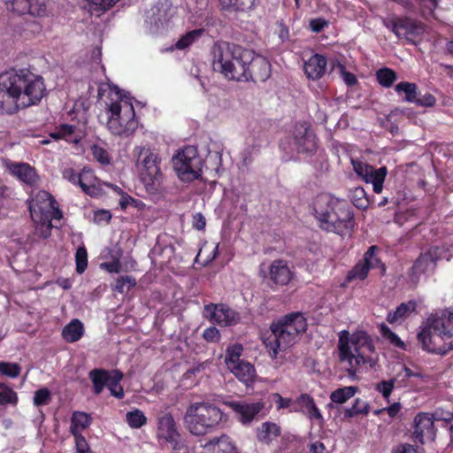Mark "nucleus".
Segmentation results:
<instances>
[{
    "instance_id": "f257e3e1",
    "label": "nucleus",
    "mask_w": 453,
    "mask_h": 453,
    "mask_svg": "<svg viewBox=\"0 0 453 453\" xmlns=\"http://www.w3.org/2000/svg\"><path fill=\"white\" fill-rule=\"evenodd\" d=\"M45 95L42 77L28 70L0 74V113L12 114L36 105Z\"/></svg>"
},
{
    "instance_id": "f03ea898",
    "label": "nucleus",
    "mask_w": 453,
    "mask_h": 453,
    "mask_svg": "<svg viewBox=\"0 0 453 453\" xmlns=\"http://www.w3.org/2000/svg\"><path fill=\"white\" fill-rule=\"evenodd\" d=\"M337 354L340 364L348 376L354 380L358 372L374 369L379 353L372 337L363 330L350 334L348 330L338 333Z\"/></svg>"
},
{
    "instance_id": "7ed1b4c3",
    "label": "nucleus",
    "mask_w": 453,
    "mask_h": 453,
    "mask_svg": "<svg viewBox=\"0 0 453 453\" xmlns=\"http://www.w3.org/2000/svg\"><path fill=\"white\" fill-rule=\"evenodd\" d=\"M313 211L320 227L326 231L346 235L354 228L353 211L345 200L321 194L314 201Z\"/></svg>"
},
{
    "instance_id": "20e7f679",
    "label": "nucleus",
    "mask_w": 453,
    "mask_h": 453,
    "mask_svg": "<svg viewBox=\"0 0 453 453\" xmlns=\"http://www.w3.org/2000/svg\"><path fill=\"white\" fill-rule=\"evenodd\" d=\"M108 87L107 128L114 135L129 136L138 126L132 97L115 85Z\"/></svg>"
},
{
    "instance_id": "39448f33",
    "label": "nucleus",
    "mask_w": 453,
    "mask_h": 453,
    "mask_svg": "<svg viewBox=\"0 0 453 453\" xmlns=\"http://www.w3.org/2000/svg\"><path fill=\"white\" fill-rule=\"evenodd\" d=\"M418 339L424 350L445 355L453 349V312L431 314L424 322Z\"/></svg>"
},
{
    "instance_id": "423d86ee",
    "label": "nucleus",
    "mask_w": 453,
    "mask_h": 453,
    "mask_svg": "<svg viewBox=\"0 0 453 453\" xmlns=\"http://www.w3.org/2000/svg\"><path fill=\"white\" fill-rule=\"evenodd\" d=\"M250 60V50L239 45L222 42L213 48L214 70L227 80L246 82V66Z\"/></svg>"
},
{
    "instance_id": "0eeeda50",
    "label": "nucleus",
    "mask_w": 453,
    "mask_h": 453,
    "mask_svg": "<svg viewBox=\"0 0 453 453\" xmlns=\"http://www.w3.org/2000/svg\"><path fill=\"white\" fill-rule=\"evenodd\" d=\"M226 419V415L218 406L209 402H196L189 404L183 418L187 430L196 436L218 430Z\"/></svg>"
},
{
    "instance_id": "6e6552de",
    "label": "nucleus",
    "mask_w": 453,
    "mask_h": 453,
    "mask_svg": "<svg viewBox=\"0 0 453 453\" xmlns=\"http://www.w3.org/2000/svg\"><path fill=\"white\" fill-rule=\"evenodd\" d=\"M306 327V319L301 314L289 315L273 323L272 334L264 342L270 357L275 359L280 352L293 346Z\"/></svg>"
},
{
    "instance_id": "1a4fd4ad",
    "label": "nucleus",
    "mask_w": 453,
    "mask_h": 453,
    "mask_svg": "<svg viewBox=\"0 0 453 453\" xmlns=\"http://www.w3.org/2000/svg\"><path fill=\"white\" fill-rule=\"evenodd\" d=\"M29 211L37 234L43 238H47L50 234L52 219H60L63 217L57 201L44 190L38 191L31 198Z\"/></svg>"
},
{
    "instance_id": "9d476101",
    "label": "nucleus",
    "mask_w": 453,
    "mask_h": 453,
    "mask_svg": "<svg viewBox=\"0 0 453 453\" xmlns=\"http://www.w3.org/2000/svg\"><path fill=\"white\" fill-rule=\"evenodd\" d=\"M280 148L290 156L312 153L317 150V138L307 122L296 123L280 141Z\"/></svg>"
},
{
    "instance_id": "9b49d317",
    "label": "nucleus",
    "mask_w": 453,
    "mask_h": 453,
    "mask_svg": "<svg viewBox=\"0 0 453 453\" xmlns=\"http://www.w3.org/2000/svg\"><path fill=\"white\" fill-rule=\"evenodd\" d=\"M173 169L181 181L191 182L202 176L203 160L196 148L186 146L173 157Z\"/></svg>"
},
{
    "instance_id": "f8f14e48",
    "label": "nucleus",
    "mask_w": 453,
    "mask_h": 453,
    "mask_svg": "<svg viewBox=\"0 0 453 453\" xmlns=\"http://www.w3.org/2000/svg\"><path fill=\"white\" fill-rule=\"evenodd\" d=\"M136 166L140 171L141 180L149 188L159 181L162 176L159 155L149 147L137 146L134 149Z\"/></svg>"
},
{
    "instance_id": "ddd939ff",
    "label": "nucleus",
    "mask_w": 453,
    "mask_h": 453,
    "mask_svg": "<svg viewBox=\"0 0 453 453\" xmlns=\"http://www.w3.org/2000/svg\"><path fill=\"white\" fill-rule=\"evenodd\" d=\"M156 437L160 444H171L175 453H186L179 442L180 434L173 415L165 413L158 418Z\"/></svg>"
},
{
    "instance_id": "4468645a",
    "label": "nucleus",
    "mask_w": 453,
    "mask_h": 453,
    "mask_svg": "<svg viewBox=\"0 0 453 453\" xmlns=\"http://www.w3.org/2000/svg\"><path fill=\"white\" fill-rule=\"evenodd\" d=\"M385 27L389 28L397 38L405 39L408 42L415 43L417 38H419L425 32V26L421 22L415 21L409 18H392L383 19Z\"/></svg>"
},
{
    "instance_id": "2eb2a0df",
    "label": "nucleus",
    "mask_w": 453,
    "mask_h": 453,
    "mask_svg": "<svg viewBox=\"0 0 453 453\" xmlns=\"http://www.w3.org/2000/svg\"><path fill=\"white\" fill-rule=\"evenodd\" d=\"M378 249L376 246H371L365 253L364 258L349 272L347 280L352 281L355 280H364L368 276L371 270L378 269L380 274H384L386 267L380 259L377 257L376 252Z\"/></svg>"
},
{
    "instance_id": "dca6fc26",
    "label": "nucleus",
    "mask_w": 453,
    "mask_h": 453,
    "mask_svg": "<svg viewBox=\"0 0 453 453\" xmlns=\"http://www.w3.org/2000/svg\"><path fill=\"white\" fill-rule=\"evenodd\" d=\"M354 172L366 183L372 185L375 193L380 194L383 189V182L388 173L385 166L374 168L359 160H351Z\"/></svg>"
},
{
    "instance_id": "f3484780",
    "label": "nucleus",
    "mask_w": 453,
    "mask_h": 453,
    "mask_svg": "<svg viewBox=\"0 0 453 453\" xmlns=\"http://www.w3.org/2000/svg\"><path fill=\"white\" fill-rule=\"evenodd\" d=\"M176 14V8L170 3L165 2L153 6L147 16V23L154 33L167 28Z\"/></svg>"
},
{
    "instance_id": "a211bd4d",
    "label": "nucleus",
    "mask_w": 453,
    "mask_h": 453,
    "mask_svg": "<svg viewBox=\"0 0 453 453\" xmlns=\"http://www.w3.org/2000/svg\"><path fill=\"white\" fill-rule=\"evenodd\" d=\"M203 316L210 321L221 326H234L240 320L239 313L223 303H210L205 305Z\"/></svg>"
},
{
    "instance_id": "6ab92c4d",
    "label": "nucleus",
    "mask_w": 453,
    "mask_h": 453,
    "mask_svg": "<svg viewBox=\"0 0 453 453\" xmlns=\"http://www.w3.org/2000/svg\"><path fill=\"white\" fill-rule=\"evenodd\" d=\"M250 58L252 60L247 63V80L246 81H265L271 75V65L269 61L261 55L256 54L250 50Z\"/></svg>"
},
{
    "instance_id": "aec40b11",
    "label": "nucleus",
    "mask_w": 453,
    "mask_h": 453,
    "mask_svg": "<svg viewBox=\"0 0 453 453\" xmlns=\"http://www.w3.org/2000/svg\"><path fill=\"white\" fill-rule=\"evenodd\" d=\"M224 403L236 413L238 419L244 425L250 424L264 408V404L260 402L247 403L229 401Z\"/></svg>"
},
{
    "instance_id": "412c9836",
    "label": "nucleus",
    "mask_w": 453,
    "mask_h": 453,
    "mask_svg": "<svg viewBox=\"0 0 453 453\" xmlns=\"http://www.w3.org/2000/svg\"><path fill=\"white\" fill-rule=\"evenodd\" d=\"M415 428L413 437L416 441L423 444L425 438L434 440L435 437V430L434 418L428 413H418L414 419Z\"/></svg>"
},
{
    "instance_id": "4be33fe9",
    "label": "nucleus",
    "mask_w": 453,
    "mask_h": 453,
    "mask_svg": "<svg viewBox=\"0 0 453 453\" xmlns=\"http://www.w3.org/2000/svg\"><path fill=\"white\" fill-rule=\"evenodd\" d=\"M7 8L19 15L29 13L33 16H43L46 13V4L43 0H11Z\"/></svg>"
},
{
    "instance_id": "5701e85b",
    "label": "nucleus",
    "mask_w": 453,
    "mask_h": 453,
    "mask_svg": "<svg viewBox=\"0 0 453 453\" xmlns=\"http://www.w3.org/2000/svg\"><path fill=\"white\" fill-rule=\"evenodd\" d=\"M293 277L294 272L285 260H274L269 266V278L276 285L286 286Z\"/></svg>"
},
{
    "instance_id": "b1692460",
    "label": "nucleus",
    "mask_w": 453,
    "mask_h": 453,
    "mask_svg": "<svg viewBox=\"0 0 453 453\" xmlns=\"http://www.w3.org/2000/svg\"><path fill=\"white\" fill-rule=\"evenodd\" d=\"M8 169L17 179L29 186H37L40 182L35 168L27 163H10Z\"/></svg>"
},
{
    "instance_id": "393cba45",
    "label": "nucleus",
    "mask_w": 453,
    "mask_h": 453,
    "mask_svg": "<svg viewBox=\"0 0 453 453\" xmlns=\"http://www.w3.org/2000/svg\"><path fill=\"white\" fill-rule=\"evenodd\" d=\"M298 405V409H292L291 411H301L303 413L311 422L323 423V416L317 407L313 398L308 394H302L296 401Z\"/></svg>"
},
{
    "instance_id": "a878e982",
    "label": "nucleus",
    "mask_w": 453,
    "mask_h": 453,
    "mask_svg": "<svg viewBox=\"0 0 453 453\" xmlns=\"http://www.w3.org/2000/svg\"><path fill=\"white\" fill-rule=\"evenodd\" d=\"M437 247L431 248L427 252L422 253L412 266V274L416 277L422 273H432L438 259Z\"/></svg>"
},
{
    "instance_id": "bb28decb",
    "label": "nucleus",
    "mask_w": 453,
    "mask_h": 453,
    "mask_svg": "<svg viewBox=\"0 0 453 453\" xmlns=\"http://www.w3.org/2000/svg\"><path fill=\"white\" fill-rule=\"evenodd\" d=\"M327 61L326 58L320 54L312 55L304 63V73L309 79L319 80L326 71Z\"/></svg>"
},
{
    "instance_id": "cd10ccee",
    "label": "nucleus",
    "mask_w": 453,
    "mask_h": 453,
    "mask_svg": "<svg viewBox=\"0 0 453 453\" xmlns=\"http://www.w3.org/2000/svg\"><path fill=\"white\" fill-rule=\"evenodd\" d=\"M78 185L84 193L90 196H97L102 192L100 181L94 173L87 168H84L80 173V181Z\"/></svg>"
},
{
    "instance_id": "c85d7f7f",
    "label": "nucleus",
    "mask_w": 453,
    "mask_h": 453,
    "mask_svg": "<svg viewBox=\"0 0 453 453\" xmlns=\"http://www.w3.org/2000/svg\"><path fill=\"white\" fill-rule=\"evenodd\" d=\"M203 453H238V451L233 441L223 434L207 442Z\"/></svg>"
},
{
    "instance_id": "c756f323",
    "label": "nucleus",
    "mask_w": 453,
    "mask_h": 453,
    "mask_svg": "<svg viewBox=\"0 0 453 453\" xmlns=\"http://www.w3.org/2000/svg\"><path fill=\"white\" fill-rule=\"evenodd\" d=\"M55 141L65 140L66 142L77 144L83 137V132L75 126L62 125L50 134Z\"/></svg>"
},
{
    "instance_id": "7c9ffc66",
    "label": "nucleus",
    "mask_w": 453,
    "mask_h": 453,
    "mask_svg": "<svg viewBox=\"0 0 453 453\" xmlns=\"http://www.w3.org/2000/svg\"><path fill=\"white\" fill-rule=\"evenodd\" d=\"M241 382L249 386L252 384L257 376V372L252 364L248 361L234 365L229 370Z\"/></svg>"
},
{
    "instance_id": "2f4dec72",
    "label": "nucleus",
    "mask_w": 453,
    "mask_h": 453,
    "mask_svg": "<svg viewBox=\"0 0 453 453\" xmlns=\"http://www.w3.org/2000/svg\"><path fill=\"white\" fill-rule=\"evenodd\" d=\"M280 433L281 429L276 423L264 422L257 428V437L259 441L270 444L280 435Z\"/></svg>"
},
{
    "instance_id": "473e14b6",
    "label": "nucleus",
    "mask_w": 453,
    "mask_h": 453,
    "mask_svg": "<svg viewBox=\"0 0 453 453\" xmlns=\"http://www.w3.org/2000/svg\"><path fill=\"white\" fill-rule=\"evenodd\" d=\"M84 326L78 319H72L62 329V337L66 342H75L84 334Z\"/></svg>"
},
{
    "instance_id": "72a5a7b5",
    "label": "nucleus",
    "mask_w": 453,
    "mask_h": 453,
    "mask_svg": "<svg viewBox=\"0 0 453 453\" xmlns=\"http://www.w3.org/2000/svg\"><path fill=\"white\" fill-rule=\"evenodd\" d=\"M89 414L83 411H74L71 417L70 432L73 435L81 434L91 424Z\"/></svg>"
},
{
    "instance_id": "f704fd0d",
    "label": "nucleus",
    "mask_w": 453,
    "mask_h": 453,
    "mask_svg": "<svg viewBox=\"0 0 453 453\" xmlns=\"http://www.w3.org/2000/svg\"><path fill=\"white\" fill-rule=\"evenodd\" d=\"M417 304L415 301L401 303L394 311L388 312L387 320L389 323L401 322L410 316L415 310Z\"/></svg>"
},
{
    "instance_id": "c9c22d12",
    "label": "nucleus",
    "mask_w": 453,
    "mask_h": 453,
    "mask_svg": "<svg viewBox=\"0 0 453 453\" xmlns=\"http://www.w3.org/2000/svg\"><path fill=\"white\" fill-rule=\"evenodd\" d=\"M111 372L102 370L95 369L89 372V378L91 379L94 386V391L96 395H99L104 386H107Z\"/></svg>"
},
{
    "instance_id": "e433bc0d",
    "label": "nucleus",
    "mask_w": 453,
    "mask_h": 453,
    "mask_svg": "<svg viewBox=\"0 0 453 453\" xmlns=\"http://www.w3.org/2000/svg\"><path fill=\"white\" fill-rule=\"evenodd\" d=\"M204 34V29L198 28L187 32L175 43V49L185 50L197 42Z\"/></svg>"
},
{
    "instance_id": "4c0bfd02",
    "label": "nucleus",
    "mask_w": 453,
    "mask_h": 453,
    "mask_svg": "<svg viewBox=\"0 0 453 453\" xmlns=\"http://www.w3.org/2000/svg\"><path fill=\"white\" fill-rule=\"evenodd\" d=\"M122 379L123 373L119 370H114L111 372V376L106 386L111 391V394L118 399H122L124 397L123 388L119 385Z\"/></svg>"
},
{
    "instance_id": "58836bf2",
    "label": "nucleus",
    "mask_w": 453,
    "mask_h": 453,
    "mask_svg": "<svg viewBox=\"0 0 453 453\" xmlns=\"http://www.w3.org/2000/svg\"><path fill=\"white\" fill-rule=\"evenodd\" d=\"M242 346L238 343L231 345L226 349L225 355V364L228 370L242 363V360L240 357L242 355Z\"/></svg>"
},
{
    "instance_id": "ea45409f",
    "label": "nucleus",
    "mask_w": 453,
    "mask_h": 453,
    "mask_svg": "<svg viewBox=\"0 0 453 453\" xmlns=\"http://www.w3.org/2000/svg\"><path fill=\"white\" fill-rule=\"evenodd\" d=\"M357 390V388L354 386L343 387L333 391L330 399L335 403L342 404L353 397Z\"/></svg>"
},
{
    "instance_id": "a19ab883",
    "label": "nucleus",
    "mask_w": 453,
    "mask_h": 453,
    "mask_svg": "<svg viewBox=\"0 0 453 453\" xmlns=\"http://www.w3.org/2000/svg\"><path fill=\"white\" fill-rule=\"evenodd\" d=\"M223 9L229 11H247L254 6V0H219Z\"/></svg>"
},
{
    "instance_id": "79ce46f5",
    "label": "nucleus",
    "mask_w": 453,
    "mask_h": 453,
    "mask_svg": "<svg viewBox=\"0 0 453 453\" xmlns=\"http://www.w3.org/2000/svg\"><path fill=\"white\" fill-rule=\"evenodd\" d=\"M395 91L400 95L404 93V101L410 103L417 102V86L415 83L400 82L395 86Z\"/></svg>"
},
{
    "instance_id": "37998d69",
    "label": "nucleus",
    "mask_w": 453,
    "mask_h": 453,
    "mask_svg": "<svg viewBox=\"0 0 453 453\" xmlns=\"http://www.w3.org/2000/svg\"><path fill=\"white\" fill-rule=\"evenodd\" d=\"M126 420L131 428L138 429L147 423V418L139 409L128 411L126 414Z\"/></svg>"
},
{
    "instance_id": "c03bdc74",
    "label": "nucleus",
    "mask_w": 453,
    "mask_h": 453,
    "mask_svg": "<svg viewBox=\"0 0 453 453\" xmlns=\"http://www.w3.org/2000/svg\"><path fill=\"white\" fill-rule=\"evenodd\" d=\"M18 395L4 383H0V405L11 404L15 406L18 403Z\"/></svg>"
},
{
    "instance_id": "a18cd8bd",
    "label": "nucleus",
    "mask_w": 453,
    "mask_h": 453,
    "mask_svg": "<svg viewBox=\"0 0 453 453\" xmlns=\"http://www.w3.org/2000/svg\"><path fill=\"white\" fill-rule=\"evenodd\" d=\"M350 199L353 204L361 210H365L369 206V200L366 196V192L361 187H357L351 190Z\"/></svg>"
},
{
    "instance_id": "49530a36",
    "label": "nucleus",
    "mask_w": 453,
    "mask_h": 453,
    "mask_svg": "<svg viewBox=\"0 0 453 453\" xmlns=\"http://www.w3.org/2000/svg\"><path fill=\"white\" fill-rule=\"evenodd\" d=\"M89 6L90 12H97L100 15L111 8L119 0H85Z\"/></svg>"
},
{
    "instance_id": "de8ad7c7",
    "label": "nucleus",
    "mask_w": 453,
    "mask_h": 453,
    "mask_svg": "<svg viewBox=\"0 0 453 453\" xmlns=\"http://www.w3.org/2000/svg\"><path fill=\"white\" fill-rule=\"evenodd\" d=\"M377 79L381 86L389 88L396 80V74L389 68H382L377 72Z\"/></svg>"
},
{
    "instance_id": "09e8293b",
    "label": "nucleus",
    "mask_w": 453,
    "mask_h": 453,
    "mask_svg": "<svg viewBox=\"0 0 453 453\" xmlns=\"http://www.w3.org/2000/svg\"><path fill=\"white\" fill-rule=\"evenodd\" d=\"M91 154L98 163L107 165L111 163V157L108 151L100 145H93L90 148Z\"/></svg>"
},
{
    "instance_id": "8fccbe9b",
    "label": "nucleus",
    "mask_w": 453,
    "mask_h": 453,
    "mask_svg": "<svg viewBox=\"0 0 453 453\" xmlns=\"http://www.w3.org/2000/svg\"><path fill=\"white\" fill-rule=\"evenodd\" d=\"M76 272L83 273L88 266V253L85 247H79L75 253Z\"/></svg>"
},
{
    "instance_id": "3c124183",
    "label": "nucleus",
    "mask_w": 453,
    "mask_h": 453,
    "mask_svg": "<svg viewBox=\"0 0 453 453\" xmlns=\"http://www.w3.org/2000/svg\"><path fill=\"white\" fill-rule=\"evenodd\" d=\"M395 379L381 380L375 386V389L382 395V396L388 403H389V397L395 388Z\"/></svg>"
},
{
    "instance_id": "603ef678",
    "label": "nucleus",
    "mask_w": 453,
    "mask_h": 453,
    "mask_svg": "<svg viewBox=\"0 0 453 453\" xmlns=\"http://www.w3.org/2000/svg\"><path fill=\"white\" fill-rule=\"evenodd\" d=\"M21 368L16 363L0 362V373L10 378H17L20 374Z\"/></svg>"
},
{
    "instance_id": "864d4df0",
    "label": "nucleus",
    "mask_w": 453,
    "mask_h": 453,
    "mask_svg": "<svg viewBox=\"0 0 453 453\" xmlns=\"http://www.w3.org/2000/svg\"><path fill=\"white\" fill-rule=\"evenodd\" d=\"M368 412V404L360 399H356L353 405L345 411V416L350 418L357 414H367Z\"/></svg>"
},
{
    "instance_id": "5fc2aeb1",
    "label": "nucleus",
    "mask_w": 453,
    "mask_h": 453,
    "mask_svg": "<svg viewBox=\"0 0 453 453\" xmlns=\"http://www.w3.org/2000/svg\"><path fill=\"white\" fill-rule=\"evenodd\" d=\"M136 285V280L132 276H123L117 280L115 289L121 293H127Z\"/></svg>"
},
{
    "instance_id": "6e6d98bb",
    "label": "nucleus",
    "mask_w": 453,
    "mask_h": 453,
    "mask_svg": "<svg viewBox=\"0 0 453 453\" xmlns=\"http://www.w3.org/2000/svg\"><path fill=\"white\" fill-rule=\"evenodd\" d=\"M380 332L382 336L388 340L390 343L394 344L395 346L404 349V342L398 337L397 334H395L394 332H392L388 326L386 325L380 326Z\"/></svg>"
},
{
    "instance_id": "4d7b16f0",
    "label": "nucleus",
    "mask_w": 453,
    "mask_h": 453,
    "mask_svg": "<svg viewBox=\"0 0 453 453\" xmlns=\"http://www.w3.org/2000/svg\"><path fill=\"white\" fill-rule=\"evenodd\" d=\"M50 401V393L47 388H41L35 393L34 404L36 406L46 405Z\"/></svg>"
},
{
    "instance_id": "13d9d810",
    "label": "nucleus",
    "mask_w": 453,
    "mask_h": 453,
    "mask_svg": "<svg viewBox=\"0 0 453 453\" xmlns=\"http://www.w3.org/2000/svg\"><path fill=\"white\" fill-rule=\"evenodd\" d=\"M102 269H104L108 273H118L121 270V265L119 262V255L112 256V260L110 262H104L100 265Z\"/></svg>"
},
{
    "instance_id": "bf43d9fd",
    "label": "nucleus",
    "mask_w": 453,
    "mask_h": 453,
    "mask_svg": "<svg viewBox=\"0 0 453 453\" xmlns=\"http://www.w3.org/2000/svg\"><path fill=\"white\" fill-rule=\"evenodd\" d=\"M335 68L340 72L342 79L348 86H353L357 83L356 76L353 73L347 72L342 64L338 62L335 65Z\"/></svg>"
},
{
    "instance_id": "052dcab7",
    "label": "nucleus",
    "mask_w": 453,
    "mask_h": 453,
    "mask_svg": "<svg viewBox=\"0 0 453 453\" xmlns=\"http://www.w3.org/2000/svg\"><path fill=\"white\" fill-rule=\"evenodd\" d=\"M272 398L273 399V401L276 403V409L277 410L290 409V411H291L292 409H294L292 407L293 401H292L291 398H285L281 395H280L279 393H273L272 395Z\"/></svg>"
},
{
    "instance_id": "680f3d73",
    "label": "nucleus",
    "mask_w": 453,
    "mask_h": 453,
    "mask_svg": "<svg viewBox=\"0 0 453 453\" xmlns=\"http://www.w3.org/2000/svg\"><path fill=\"white\" fill-rule=\"evenodd\" d=\"M401 409H402V405L400 403H394L387 408H382V409L375 411L374 413L376 415H379L383 412H387L390 418H394L399 414Z\"/></svg>"
},
{
    "instance_id": "e2e57ef3",
    "label": "nucleus",
    "mask_w": 453,
    "mask_h": 453,
    "mask_svg": "<svg viewBox=\"0 0 453 453\" xmlns=\"http://www.w3.org/2000/svg\"><path fill=\"white\" fill-rule=\"evenodd\" d=\"M203 337L207 342H218L220 340V333L215 326H210L203 331Z\"/></svg>"
},
{
    "instance_id": "0e129e2a",
    "label": "nucleus",
    "mask_w": 453,
    "mask_h": 453,
    "mask_svg": "<svg viewBox=\"0 0 453 453\" xmlns=\"http://www.w3.org/2000/svg\"><path fill=\"white\" fill-rule=\"evenodd\" d=\"M75 438L76 453H90L89 447L81 434L73 435Z\"/></svg>"
},
{
    "instance_id": "69168bd1",
    "label": "nucleus",
    "mask_w": 453,
    "mask_h": 453,
    "mask_svg": "<svg viewBox=\"0 0 453 453\" xmlns=\"http://www.w3.org/2000/svg\"><path fill=\"white\" fill-rule=\"evenodd\" d=\"M328 26V21L325 19L318 18L310 21V28L312 32L319 33Z\"/></svg>"
},
{
    "instance_id": "338daca9",
    "label": "nucleus",
    "mask_w": 453,
    "mask_h": 453,
    "mask_svg": "<svg viewBox=\"0 0 453 453\" xmlns=\"http://www.w3.org/2000/svg\"><path fill=\"white\" fill-rule=\"evenodd\" d=\"M64 179L67 180L74 185H78L80 181V173H76L73 169L66 168L63 171Z\"/></svg>"
},
{
    "instance_id": "774afa93",
    "label": "nucleus",
    "mask_w": 453,
    "mask_h": 453,
    "mask_svg": "<svg viewBox=\"0 0 453 453\" xmlns=\"http://www.w3.org/2000/svg\"><path fill=\"white\" fill-rule=\"evenodd\" d=\"M393 453H421L411 444H402L394 449Z\"/></svg>"
}]
</instances>
